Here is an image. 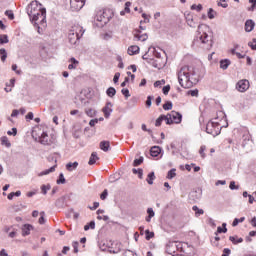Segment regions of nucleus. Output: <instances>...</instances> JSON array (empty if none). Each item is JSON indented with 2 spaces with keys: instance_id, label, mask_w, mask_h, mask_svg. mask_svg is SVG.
I'll use <instances>...</instances> for the list:
<instances>
[{
  "instance_id": "5fc2aeb1",
  "label": "nucleus",
  "mask_w": 256,
  "mask_h": 256,
  "mask_svg": "<svg viewBox=\"0 0 256 256\" xmlns=\"http://www.w3.org/2000/svg\"><path fill=\"white\" fill-rule=\"evenodd\" d=\"M169 91H171V85H166L162 89V93H164V95H169Z\"/></svg>"
},
{
  "instance_id": "6e6d98bb",
  "label": "nucleus",
  "mask_w": 256,
  "mask_h": 256,
  "mask_svg": "<svg viewBox=\"0 0 256 256\" xmlns=\"http://www.w3.org/2000/svg\"><path fill=\"white\" fill-rule=\"evenodd\" d=\"M248 45L253 51H256V38L249 42Z\"/></svg>"
},
{
  "instance_id": "79ce46f5",
  "label": "nucleus",
  "mask_w": 256,
  "mask_h": 256,
  "mask_svg": "<svg viewBox=\"0 0 256 256\" xmlns=\"http://www.w3.org/2000/svg\"><path fill=\"white\" fill-rule=\"evenodd\" d=\"M243 221H245V217H241L240 219L235 218L232 223V227H237L239 225V223H243Z\"/></svg>"
},
{
  "instance_id": "de8ad7c7",
  "label": "nucleus",
  "mask_w": 256,
  "mask_h": 256,
  "mask_svg": "<svg viewBox=\"0 0 256 256\" xmlns=\"http://www.w3.org/2000/svg\"><path fill=\"white\" fill-rule=\"evenodd\" d=\"M1 143H2V145H6L7 147H11V142L9 141L7 136H3L1 138Z\"/></svg>"
},
{
  "instance_id": "39448f33",
  "label": "nucleus",
  "mask_w": 256,
  "mask_h": 256,
  "mask_svg": "<svg viewBox=\"0 0 256 256\" xmlns=\"http://www.w3.org/2000/svg\"><path fill=\"white\" fill-rule=\"evenodd\" d=\"M181 121H183V115H181L179 112L172 111L166 115V125H173V123L179 125Z\"/></svg>"
},
{
  "instance_id": "2eb2a0df",
  "label": "nucleus",
  "mask_w": 256,
  "mask_h": 256,
  "mask_svg": "<svg viewBox=\"0 0 256 256\" xmlns=\"http://www.w3.org/2000/svg\"><path fill=\"white\" fill-rule=\"evenodd\" d=\"M150 155H151V157H159V155H161V147H159V146L151 147Z\"/></svg>"
},
{
  "instance_id": "1a4fd4ad",
  "label": "nucleus",
  "mask_w": 256,
  "mask_h": 256,
  "mask_svg": "<svg viewBox=\"0 0 256 256\" xmlns=\"http://www.w3.org/2000/svg\"><path fill=\"white\" fill-rule=\"evenodd\" d=\"M236 89L239 93H245L249 89V80L243 79L237 82Z\"/></svg>"
},
{
  "instance_id": "603ef678",
  "label": "nucleus",
  "mask_w": 256,
  "mask_h": 256,
  "mask_svg": "<svg viewBox=\"0 0 256 256\" xmlns=\"http://www.w3.org/2000/svg\"><path fill=\"white\" fill-rule=\"evenodd\" d=\"M121 93H122V95H124V97H126V99H129V97H131V94L129 93V89H127V88H123L121 90Z\"/></svg>"
},
{
  "instance_id": "e2e57ef3",
  "label": "nucleus",
  "mask_w": 256,
  "mask_h": 256,
  "mask_svg": "<svg viewBox=\"0 0 256 256\" xmlns=\"http://www.w3.org/2000/svg\"><path fill=\"white\" fill-rule=\"evenodd\" d=\"M129 7H131V2H126L125 3V8H124V11L126 13H130L131 12V9Z\"/></svg>"
},
{
  "instance_id": "5701e85b",
  "label": "nucleus",
  "mask_w": 256,
  "mask_h": 256,
  "mask_svg": "<svg viewBox=\"0 0 256 256\" xmlns=\"http://www.w3.org/2000/svg\"><path fill=\"white\" fill-rule=\"evenodd\" d=\"M77 167H79V162H69L66 165L67 171H75Z\"/></svg>"
},
{
  "instance_id": "6e6552de",
  "label": "nucleus",
  "mask_w": 256,
  "mask_h": 256,
  "mask_svg": "<svg viewBox=\"0 0 256 256\" xmlns=\"http://www.w3.org/2000/svg\"><path fill=\"white\" fill-rule=\"evenodd\" d=\"M85 6V0H70V9L72 11H81Z\"/></svg>"
},
{
  "instance_id": "72a5a7b5",
  "label": "nucleus",
  "mask_w": 256,
  "mask_h": 256,
  "mask_svg": "<svg viewBox=\"0 0 256 256\" xmlns=\"http://www.w3.org/2000/svg\"><path fill=\"white\" fill-rule=\"evenodd\" d=\"M85 113L88 115V117H95V115H97V111H95L93 108L86 109Z\"/></svg>"
},
{
  "instance_id": "4be33fe9",
  "label": "nucleus",
  "mask_w": 256,
  "mask_h": 256,
  "mask_svg": "<svg viewBox=\"0 0 256 256\" xmlns=\"http://www.w3.org/2000/svg\"><path fill=\"white\" fill-rule=\"evenodd\" d=\"M70 63L68 65V69H77V65H79V61L77 59H75V57L70 58Z\"/></svg>"
},
{
  "instance_id": "20e7f679",
  "label": "nucleus",
  "mask_w": 256,
  "mask_h": 256,
  "mask_svg": "<svg viewBox=\"0 0 256 256\" xmlns=\"http://www.w3.org/2000/svg\"><path fill=\"white\" fill-rule=\"evenodd\" d=\"M85 33V30H83V27L76 25L73 26L68 33V41L70 45H79V39L83 37V34Z\"/></svg>"
},
{
  "instance_id": "58836bf2",
  "label": "nucleus",
  "mask_w": 256,
  "mask_h": 256,
  "mask_svg": "<svg viewBox=\"0 0 256 256\" xmlns=\"http://www.w3.org/2000/svg\"><path fill=\"white\" fill-rule=\"evenodd\" d=\"M175 171H177L175 168H172L170 171H168L167 179H174V177L177 175Z\"/></svg>"
},
{
  "instance_id": "412c9836",
  "label": "nucleus",
  "mask_w": 256,
  "mask_h": 256,
  "mask_svg": "<svg viewBox=\"0 0 256 256\" xmlns=\"http://www.w3.org/2000/svg\"><path fill=\"white\" fill-rule=\"evenodd\" d=\"M163 121L167 122V115H160L155 122V127H161Z\"/></svg>"
},
{
  "instance_id": "9b49d317",
  "label": "nucleus",
  "mask_w": 256,
  "mask_h": 256,
  "mask_svg": "<svg viewBox=\"0 0 256 256\" xmlns=\"http://www.w3.org/2000/svg\"><path fill=\"white\" fill-rule=\"evenodd\" d=\"M39 143L41 145H51V138L47 134V132H43L41 136L39 137Z\"/></svg>"
},
{
  "instance_id": "ea45409f",
  "label": "nucleus",
  "mask_w": 256,
  "mask_h": 256,
  "mask_svg": "<svg viewBox=\"0 0 256 256\" xmlns=\"http://www.w3.org/2000/svg\"><path fill=\"white\" fill-rule=\"evenodd\" d=\"M144 161L143 156H140L139 158L135 159L133 162V166L134 167H139V165H141Z\"/></svg>"
},
{
  "instance_id": "09e8293b",
  "label": "nucleus",
  "mask_w": 256,
  "mask_h": 256,
  "mask_svg": "<svg viewBox=\"0 0 256 256\" xmlns=\"http://www.w3.org/2000/svg\"><path fill=\"white\" fill-rule=\"evenodd\" d=\"M5 15L6 17H8V19H10L11 21H13V19H15V14H13L12 10H6L5 11Z\"/></svg>"
},
{
  "instance_id": "13d9d810",
  "label": "nucleus",
  "mask_w": 256,
  "mask_h": 256,
  "mask_svg": "<svg viewBox=\"0 0 256 256\" xmlns=\"http://www.w3.org/2000/svg\"><path fill=\"white\" fill-rule=\"evenodd\" d=\"M229 189H231V191H235V190L239 189V186H237L235 184V181H231L230 185H229Z\"/></svg>"
},
{
  "instance_id": "423d86ee",
  "label": "nucleus",
  "mask_w": 256,
  "mask_h": 256,
  "mask_svg": "<svg viewBox=\"0 0 256 256\" xmlns=\"http://www.w3.org/2000/svg\"><path fill=\"white\" fill-rule=\"evenodd\" d=\"M206 133L212 135L213 137H217L219 133H221V128H219V123L217 122H208L206 125Z\"/></svg>"
},
{
  "instance_id": "4c0bfd02",
  "label": "nucleus",
  "mask_w": 256,
  "mask_h": 256,
  "mask_svg": "<svg viewBox=\"0 0 256 256\" xmlns=\"http://www.w3.org/2000/svg\"><path fill=\"white\" fill-rule=\"evenodd\" d=\"M50 189H51V184L42 185L41 186L42 195H47V191H50Z\"/></svg>"
},
{
  "instance_id": "4d7b16f0",
  "label": "nucleus",
  "mask_w": 256,
  "mask_h": 256,
  "mask_svg": "<svg viewBox=\"0 0 256 256\" xmlns=\"http://www.w3.org/2000/svg\"><path fill=\"white\" fill-rule=\"evenodd\" d=\"M107 195H109V191L107 189H105L101 195H100V199H102V201H105V199H107Z\"/></svg>"
},
{
  "instance_id": "f3484780",
  "label": "nucleus",
  "mask_w": 256,
  "mask_h": 256,
  "mask_svg": "<svg viewBox=\"0 0 256 256\" xmlns=\"http://www.w3.org/2000/svg\"><path fill=\"white\" fill-rule=\"evenodd\" d=\"M56 167H57V164L52 166V167H50L47 170H44V171L38 173V177H43L44 175H49V173H55Z\"/></svg>"
},
{
  "instance_id": "7ed1b4c3",
  "label": "nucleus",
  "mask_w": 256,
  "mask_h": 256,
  "mask_svg": "<svg viewBox=\"0 0 256 256\" xmlns=\"http://www.w3.org/2000/svg\"><path fill=\"white\" fill-rule=\"evenodd\" d=\"M201 27L203 25H198V34L193 40V46L194 47H200V49H209L210 47L213 46V42L209 40V34L206 32H199L201 31Z\"/></svg>"
},
{
  "instance_id": "bf43d9fd",
  "label": "nucleus",
  "mask_w": 256,
  "mask_h": 256,
  "mask_svg": "<svg viewBox=\"0 0 256 256\" xmlns=\"http://www.w3.org/2000/svg\"><path fill=\"white\" fill-rule=\"evenodd\" d=\"M72 247L74 249V253H79V242H73Z\"/></svg>"
},
{
  "instance_id": "dca6fc26",
  "label": "nucleus",
  "mask_w": 256,
  "mask_h": 256,
  "mask_svg": "<svg viewBox=\"0 0 256 256\" xmlns=\"http://www.w3.org/2000/svg\"><path fill=\"white\" fill-rule=\"evenodd\" d=\"M148 63L152 65V67H154L155 69H163V66L165 65V62L161 63L153 59H150Z\"/></svg>"
},
{
  "instance_id": "774afa93",
  "label": "nucleus",
  "mask_w": 256,
  "mask_h": 256,
  "mask_svg": "<svg viewBox=\"0 0 256 256\" xmlns=\"http://www.w3.org/2000/svg\"><path fill=\"white\" fill-rule=\"evenodd\" d=\"M147 213H148V216L155 217V211H153V208H148Z\"/></svg>"
},
{
  "instance_id": "aec40b11",
  "label": "nucleus",
  "mask_w": 256,
  "mask_h": 256,
  "mask_svg": "<svg viewBox=\"0 0 256 256\" xmlns=\"http://www.w3.org/2000/svg\"><path fill=\"white\" fill-rule=\"evenodd\" d=\"M99 159V156H97V152H92L90 159L88 161V164L95 165Z\"/></svg>"
},
{
  "instance_id": "473e14b6",
  "label": "nucleus",
  "mask_w": 256,
  "mask_h": 256,
  "mask_svg": "<svg viewBox=\"0 0 256 256\" xmlns=\"http://www.w3.org/2000/svg\"><path fill=\"white\" fill-rule=\"evenodd\" d=\"M192 211H195L196 217H199L200 215H203V213H205V211H203V209H199V207H197V206H193Z\"/></svg>"
},
{
  "instance_id": "49530a36",
  "label": "nucleus",
  "mask_w": 256,
  "mask_h": 256,
  "mask_svg": "<svg viewBox=\"0 0 256 256\" xmlns=\"http://www.w3.org/2000/svg\"><path fill=\"white\" fill-rule=\"evenodd\" d=\"M153 99H155L154 96H148L146 100V107L150 109L151 105H153Z\"/></svg>"
},
{
  "instance_id": "f03ea898",
  "label": "nucleus",
  "mask_w": 256,
  "mask_h": 256,
  "mask_svg": "<svg viewBox=\"0 0 256 256\" xmlns=\"http://www.w3.org/2000/svg\"><path fill=\"white\" fill-rule=\"evenodd\" d=\"M42 7L43 5L37 0L32 1L26 7V13L29 16L30 21H34V25H37V27H39L37 21H40V25H45V23H47V10Z\"/></svg>"
},
{
  "instance_id": "0eeeda50",
  "label": "nucleus",
  "mask_w": 256,
  "mask_h": 256,
  "mask_svg": "<svg viewBox=\"0 0 256 256\" xmlns=\"http://www.w3.org/2000/svg\"><path fill=\"white\" fill-rule=\"evenodd\" d=\"M109 13V10L100 11L96 15V21H99L100 23H104V25H107L108 21H111V15H107Z\"/></svg>"
},
{
  "instance_id": "c9c22d12",
  "label": "nucleus",
  "mask_w": 256,
  "mask_h": 256,
  "mask_svg": "<svg viewBox=\"0 0 256 256\" xmlns=\"http://www.w3.org/2000/svg\"><path fill=\"white\" fill-rule=\"evenodd\" d=\"M164 111H171L173 109V102L167 101L165 104H163Z\"/></svg>"
},
{
  "instance_id": "338daca9",
  "label": "nucleus",
  "mask_w": 256,
  "mask_h": 256,
  "mask_svg": "<svg viewBox=\"0 0 256 256\" xmlns=\"http://www.w3.org/2000/svg\"><path fill=\"white\" fill-rule=\"evenodd\" d=\"M7 135H13V137H15V135H17V128H12V131L9 130Z\"/></svg>"
},
{
  "instance_id": "f704fd0d",
  "label": "nucleus",
  "mask_w": 256,
  "mask_h": 256,
  "mask_svg": "<svg viewBox=\"0 0 256 256\" xmlns=\"http://www.w3.org/2000/svg\"><path fill=\"white\" fill-rule=\"evenodd\" d=\"M186 23L187 25H189V27H192V28L197 27V23H195V20H193V18L191 17L186 18Z\"/></svg>"
},
{
  "instance_id": "393cba45",
  "label": "nucleus",
  "mask_w": 256,
  "mask_h": 256,
  "mask_svg": "<svg viewBox=\"0 0 256 256\" xmlns=\"http://www.w3.org/2000/svg\"><path fill=\"white\" fill-rule=\"evenodd\" d=\"M106 94L108 95V97H115V95H117V90L114 88V87H109L107 90H106Z\"/></svg>"
},
{
  "instance_id": "cd10ccee",
  "label": "nucleus",
  "mask_w": 256,
  "mask_h": 256,
  "mask_svg": "<svg viewBox=\"0 0 256 256\" xmlns=\"http://www.w3.org/2000/svg\"><path fill=\"white\" fill-rule=\"evenodd\" d=\"M154 179H155V172H150L146 179L148 185H153Z\"/></svg>"
},
{
  "instance_id": "2f4dec72",
  "label": "nucleus",
  "mask_w": 256,
  "mask_h": 256,
  "mask_svg": "<svg viewBox=\"0 0 256 256\" xmlns=\"http://www.w3.org/2000/svg\"><path fill=\"white\" fill-rule=\"evenodd\" d=\"M153 53L154 57H156V59H161V53L157 52V49L155 47H150L148 49V52H151Z\"/></svg>"
},
{
  "instance_id": "a211bd4d",
  "label": "nucleus",
  "mask_w": 256,
  "mask_h": 256,
  "mask_svg": "<svg viewBox=\"0 0 256 256\" xmlns=\"http://www.w3.org/2000/svg\"><path fill=\"white\" fill-rule=\"evenodd\" d=\"M139 46L133 45L128 47V55H137L139 53Z\"/></svg>"
},
{
  "instance_id": "6ab92c4d",
  "label": "nucleus",
  "mask_w": 256,
  "mask_h": 256,
  "mask_svg": "<svg viewBox=\"0 0 256 256\" xmlns=\"http://www.w3.org/2000/svg\"><path fill=\"white\" fill-rule=\"evenodd\" d=\"M231 65V60L224 59L220 61V69H223L224 71L229 68Z\"/></svg>"
},
{
  "instance_id": "f8f14e48",
  "label": "nucleus",
  "mask_w": 256,
  "mask_h": 256,
  "mask_svg": "<svg viewBox=\"0 0 256 256\" xmlns=\"http://www.w3.org/2000/svg\"><path fill=\"white\" fill-rule=\"evenodd\" d=\"M33 229V225L31 224H24L22 226V236L27 237V235H31V230Z\"/></svg>"
},
{
  "instance_id": "f257e3e1",
  "label": "nucleus",
  "mask_w": 256,
  "mask_h": 256,
  "mask_svg": "<svg viewBox=\"0 0 256 256\" xmlns=\"http://www.w3.org/2000/svg\"><path fill=\"white\" fill-rule=\"evenodd\" d=\"M201 79V68L194 66H183L178 71V81L184 89H191Z\"/></svg>"
},
{
  "instance_id": "0e129e2a",
  "label": "nucleus",
  "mask_w": 256,
  "mask_h": 256,
  "mask_svg": "<svg viewBox=\"0 0 256 256\" xmlns=\"http://www.w3.org/2000/svg\"><path fill=\"white\" fill-rule=\"evenodd\" d=\"M97 123H99V119H92V120H90V122H89V125H90V127H95V125H97Z\"/></svg>"
},
{
  "instance_id": "37998d69",
  "label": "nucleus",
  "mask_w": 256,
  "mask_h": 256,
  "mask_svg": "<svg viewBox=\"0 0 256 256\" xmlns=\"http://www.w3.org/2000/svg\"><path fill=\"white\" fill-rule=\"evenodd\" d=\"M191 9H192V11H197L198 13H200V11H203V5H201V4H198V5L194 4V5L191 6Z\"/></svg>"
},
{
  "instance_id": "c756f323",
  "label": "nucleus",
  "mask_w": 256,
  "mask_h": 256,
  "mask_svg": "<svg viewBox=\"0 0 256 256\" xmlns=\"http://www.w3.org/2000/svg\"><path fill=\"white\" fill-rule=\"evenodd\" d=\"M0 56H1V61L5 63V61H7V50H5V48L0 49Z\"/></svg>"
},
{
  "instance_id": "3c124183",
  "label": "nucleus",
  "mask_w": 256,
  "mask_h": 256,
  "mask_svg": "<svg viewBox=\"0 0 256 256\" xmlns=\"http://www.w3.org/2000/svg\"><path fill=\"white\" fill-rule=\"evenodd\" d=\"M40 218L38 220L40 225H45V212H40Z\"/></svg>"
},
{
  "instance_id": "a18cd8bd",
  "label": "nucleus",
  "mask_w": 256,
  "mask_h": 256,
  "mask_svg": "<svg viewBox=\"0 0 256 256\" xmlns=\"http://www.w3.org/2000/svg\"><path fill=\"white\" fill-rule=\"evenodd\" d=\"M90 229H95V221H91L84 226V231H89Z\"/></svg>"
},
{
  "instance_id": "7c9ffc66",
  "label": "nucleus",
  "mask_w": 256,
  "mask_h": 256,
  "mask_svg": "<svg viewBox=\"0 0 256 256\" xmlns=\"http://www.w3.org/2000/svg\"><path fill=\"white\" fill-rule=\"evenodd\" d=\"M5 43H9V36H7V34H1L0 45H5Z\"/></svg>"
},
{
  "instance_id": "bb28decb",
  "label": "nucleus",
  "mask_w": 256,
  "mask_h": 256,
  "mask_svg": "<svg viewBox=\"0 0 256 256\" xmlns=\"http://www.w3.org/2000/svg\"><path fill=\"white\" fill-rule=\"evenodd\" d=\"M135 39H137L138 41H147V39H149V36L147 35V33H144L142 35L140 34H135L134 35Z\"/></svg>"
},
{
  "instance_id": "e433bc0d",
  "label": "nucleus",
  "mask_w": 256,
  "mask_h": 256,
  "mask_svg": "<svg viewBox=\"0 0 256 256\" xmlns=\"http://www.w3.org/2000/svg\"><path fill=\"white\" fill-rule=\"evenodd\" d=\"M145 235L146 241H150V239H153V237H155V233L149 230H145Z\"/></svg>"
},
{
  "instance_id": "c85d7f7f",
  "label": "nucleus",
  "mask_w": 256,
  "mask_h": 256,
  "mask_svg": "<svg viewBox=\"0 0 256 256\" xmlns=\"http://www.w3.org/2000/svg\"><path fill=\"white\" fill-rule=\"evenodd\" d=\"M132 173H134V175H138L139 179H143V169L141 168H133L132 169Z\"/></svg>"
},
{
  "instance_id": "ddd939ff",
  "label": "nucleus",
  "mask_w": 256,
  "mask_h": 256,
  "mask_svg": "<svg viewBox=\"0 0 256 256\" xmlns=\"http://www.w3.org/2000/svg\"><path fill=\"white\" fill-rule=\"evenodd\" d=\"M253 29H255V22L251 19L247 20L245 22V32L251 33V31H253Z\"/></svg>"
},
{
  "instance_id": "a19ab883",
  "label": "nucleus",
  "mask_w": 256,
  "mask_h": 256,
  "mask_svg": "<svg viewBox=\"0 0 256 256\" xmlns=\"http://www.w3.org/2000/svg\"><path fill=\"white\" fill-rule=\"evenodd\" d=\"M207 149V147L205 145H202L199 149V155L200 157H202L203 159H205V157H207V154H205V150Z\"/></svg>"
},
{
  "instance_id": "864d4df0",
  "label": "nucleus",
  "mask_w": 256,
  "mask_h": 256,
  "mask_svg": "<svg viewBox=\"0 0 256 256\" xmlns=\"http://www.w3.org/2000/svg\"><path fill=\"white\" fill-rule=\"evenodd\" d=\"M188 95H191V97H199V90H190L188 91Z\"/></svg>"
},
{
  "instance_id": "b1692460",
  "label": "nucleus",
  "mask_w": 256,
  "mask_h": 256,
  "mask_svg": "<svg viewBox=\"0 0 256 256\" xmlns=\"http://www.w3.org/2000/svg\"><path fill=\"white\" fill-rule=\"evenodd\" d=\"M229 241H231L233 245H239V243H243V238H238L237 236H230Z\"/></svg>"
},
{
  "instance_id": "052dcab7",
  "label": "nucleus",
  "mask_w": 256,
  "mask_h": 256,
  "mask_svg": "<svg viewBox=\"0 0 256 256\" xmlns=\"http://www.w3.org/2000/svg\"><path fill=\"white\" fill-rule=\"evenodd\" d=\"M161 85H165V80H158L154 83V87H161Z\"/></svg>"
},
{
  "instance_id": "c03bdc74",
  "label": "nucleus",
  "mask_w": 256,
  "mask_h": 256,
  "mask_svg": "<svg viewBox=\"0 0 256 256\" xmlns=\"http://www.w3.org/2000/svg\"><path fill=\"white\" fill-rule=\"evenodd\" d=\"M215 15H217V12L213 8H209V10H208V18L209 19H215Z\"/></svg>"
},
{
  "instance_id": "a878e982",
  "label": "nucleus",
  "mask_w": 256,
  "mask_h": 256,
  "mask_svg": "<svg viewBox=\"0 0 256 256\" xmlns=\"http://www.w3.org/2000/svg\"><path fill=\"white\" fill-rule=\"evenodd\" d=\"M222 227L218 226L217 231L215 232V235H219V233H227V223H223Z\"/></svg>"
},
{
  "instance_id": "4468645a",
  "label": "nucleus",
  "mask_w": 256,
  "mask_h": 256,
  "mask_svg": "<svg viewBox=\"0 0 256 256\" xmlns=\"http://www.w3.org/2000/svg\"><path fill=\"white\" fill-rule=\"evenodd\" d=\"M100 149L101 151H104V153H107V151H111V143L109 141H101L100 142Z\"/></svg>"
},
{
  "instance_id": "9d476101",
  "label": "nucleus",
  "mask_w": 256,
  "mask_h": 256,
  "mask_svg": "<svg viewBox=\"0 0 256 256\" xmlns=\"http://www.w3.org/2000/svg\"><path fill=\"white\" fill-rule=\"evenodd\" d=\"M102 112L104 113L105 119H109V117H111V113H113V103L107 102L105 107L102 109Z\"/></svg>"
},
{
  "instance_id": "8fccbe9b",
  "label": "nucleus",
  "mask_w": 256,
  "mask_h": 256,
  "mask_svg": "<svg viewBox=\"0 0 256 256\" xmlns=\"http://www.w3.org/2000/svg\"><path fill=\"white\" fill-rule=\"evenodd\" d=\"M57 185H64L65 183V176L63 175V173L59 174V179L57 180Z\"/></svg>"
},
{
  "instance_id": "680f3d73",
  "label": "nucleus",
  "mask_w": 256,
  "mask_h": 256,
  "mask_svg": "<svg viewBox=\"0 0 256 256\" xmlns=\"http://www.w3.org/2000/svg\"><path fill=\"white\" fill-rule=\"evenodd\" d=\"M120 77H121V73H119V72L115 73L114 78H113V82L114 83H119V78Z\"/></svg>"
},
{
  "instance_id": "69168bd1",
  "label": "nucleus",
  "mask_w": 256,
  "mask_h": 256,
  "mask_svg": "<svg viewBox=\"0 0 256 256\" xmlns=\"http://www.w3.org/2000/svg\"><path fill=\"white\" fill-rule=\"evenodd\" d=\"M229 255H231V249L224 248L222 256H229Z\"/></svg>"
}]
</instances>
